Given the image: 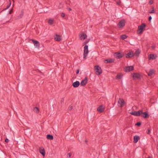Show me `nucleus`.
I'll use <instances>...</instances> for the list:
<instances>
[{
    "mask_svg": "<svg viewBox=\"0 0 158 158\" xmlns=\"http://www.w3.org/2000/svg\"><path fill=\"white\" fill-rule=\"evenodd\" d=\"M146 25L144 23H142L141 25L138 26L137 33L138 34H141L143 31V29L145 28Z\"/></svg>",
    "mask_w": 158,
    "mask_h": 158,
    "instance_id": "nucleus-1",
    "label": "nucleus"
},
{
    "mask_svg": "<svg viewBox=\"0 0 158 158\" xmlns=\"http://www.w3.org/2000/svg\"><path fill=\"white\" fill-rule=\"evenodd\" d=\"M89 52L88 49V46L85 45L84 47L83 58L84 59H86L87 55Z\"/></svg>",
    "mask_w": 158,
    "mask_h": 158,
    "instance_id": "nucleus-2",
    "label": "nucleus"
},
{
    "mask_svg": "<svg viewBox=\"0 0 158 158\" xmlns=\"http://www.w3.org/2000/svg\"><path fill=\"white\" fill-rule=\"evenodd\" d=\"M95 69L96 70L97 75H100L102 73V71L99 65H95L94 67Z\"/></svg>",
    "mask_w": 158,
    "mask_h": 158,
    "instance_id": "nucleus-3",
    "label": "nucleus"
},
{
    "mask_svg": "<svg viewBox=\"0 0 158 158\" xmlns=\"http://www.w3.org/2000/svg\"><path fill=\"white\" fill-rule=\"evenodd\" d=\"M125 22L124 20H122L119 22L118 24V26L119 28H122L125 25Z\"/></svg>",
    "mask_w": 158,
    "mask_h": 158,
    "instance_id": "nucleus-4",
    "label": "nucleus"
},
{
    "mask_svg": "<svg viewBox=\"0 0 158 158\" xmlns=\"http://www.w3.org/2000/svg\"><path fill=\"white\" fill-rule=\"evenodd\" d=\"M119 106L121 107H122L125 104V102L123 99L120 98L118 101Z\"/></svg>",
    "mask_w": 158,
    "mask_h": 158,
    "instance_id": "nucleus-5",
    "label": "nucleus"
},
{
    "mask_svg": "<svg viewBox=\"0 0 158 158\" xmlns=\"http://www.w3.org/2000/svg\"><path fill=\"white\" fill-rule=\"evenodd\" d=\"M54 40L57 41H60L62 40V36L56 34L54 36Z\"/></svg>",
    "mask_w": 158,
    "mask_h": 158,
    "instance_id": "nucleus-6",
    "label": "nucleus"
},
{
    "mask_svg": "<svg viewBox=\"0 0 158 158\" xmlns=\"http://www.w3.org/2000/svg\"><path fill=\"white\" fill-rule=\"evenodd\" d=\"M134 69L133 66H127L124 69V70L125 72H130Z\"/></svg>",
    "mask_w": 158,
    "mask_h": 158,
    "instance_id": "nucleus-7",
    "label": "nucleus"
},
{
    "mask_svg": "<svg viewBox=\"0 0 158 158\" xmlns=\"http://www.w3.org/2000/svg\"><path fill=\"white\" fill-rule=\"evenodd\" d=\"M88 78L87 77H85V79L82 80L81 82L80 85L81 86H84L86 85L87 83Z\"/></svg>",
    "mask_w": 158,
    "mask_h": 158,
    "instance_id": "nucleus-8",
    "label": "nucleus"
},
{
    "mask_svg": "<svg viewBox=\"0 0 158 158\" xmlns=\"http://www.w3.org/2000/svg\"><path fill=\"white\" fill-rule=\"evenodd\" d=\"M116 57L118 59H120L124 56V54L117 52L115 53Z\"/></svg>",
    "mask_w": 158,
    "mask_h": 158,
    "instance_id": "nucleus-9",
    "label": "nucleus"
},
{
    "mask_svg": "<svg viewBox=\"0 0 158 158\" xmlns=\"http://www.w3.org/2000/svg\"><path fill=\"white\" fill-rule=\"evenodd\" d=\"M134 56V53L133 52L131 51L126 54V58H131Z\"/></svg>",
    "mask_w": 158,
    "mask_h": 158,
    "instance_id": "nucleus-10",
    "label": "nucleus"
},
{
    "mask_svg": "<svg viewBox=\"0 0 158 158\" xmlns=\"http://www.w3.org/2000/svg\"><path fill=\"white\" fill-rule=\"evenodd\" d=\"M31 40L35 46L38 48L40 46V43L38 41L33 39L32 40Z\"/></svg>",
    "mask_w": 158,
    "mask_h": 158,
    "instance_id": "nucleus-11",
    "label": "nucleus"
},
{
    "mask_svg": "<svg viewBox=\"0 0 158 158\" xmlns=\"http://www.w3.org/2000/svg\"><path fill=\"white\" fill-rule=\"evenodd\" d=\"M114 60L113 59H106L104 60V63H111L114 62Z\"/></svg>",
    "mask_w": 158,
    "mask_h": 158,
    "instance_id": "nucleus-12",
    "label": "nucleus"
},
{
    "mask_svg": "<svg viewBox=\"0 0 158 158\" xmlns=\"http://www.w3.org/2000/svg\"><path fill=\"white\" fill-rule=\"evenodd\" d=\"M142 114H143V115H141V116L143 117L144 118H148L149 117V115L147 112H143Z\"/></svg>",
    "mask_w": 158,
    "mask_h": 158,
    "instance_id": "nucleus-13",
    "label": "nucleus"
},
{
    "mask_svg": "<svg viewBox=\"0 0 158 158\" xmlns=\"http://www.w3.org/2000/svg\"><path fill=\"white\" fill-rule=\"evenodd\" d=\"M141 77V76L139 74L137 73H134L133 75V77L134 79H135L136 78L139 79Z\"/></svg>",
    "mask_w": 158,
    "mask_h": 158,
    "instance_id": "nucleus-14",
    "label": "nucleus"
},
{
    "mask_svg": "<svg viewBox=\"0 0 158 158\" xmlns=\"http://www.w3.org/2000/svg\"><path fill=\"white\" fill-rule=\"evenodd\" d=\"M80 85V83L79 81H77L73 83L72 85L74 88L77 87Z\"/></svg>",
    "mask_w": 158,
    "mask_h": 158,
    "instance_id": "nucleus-15",
    "label": "nucleus"
},
{
    "mask_svg": "<svg viewBox=\"0 0 158 158\" xmlns=\"http://www.w3.org/2000/svg\"><path fill=\"white\" fill-rule=\"evenodd\" d=\"M139 139L140 138L139 136L137 135L134 136V142L135 143H137Z\"/></svg>",
    "mask_w": 158,
    "mask_h": 158,
    "instance_id": "nucleus-16",
    "label": "nucleus"
},
{
    "mask_svg": "<svg viewBox=\"0 0 158 158\" xmlns=\"http://www.w3.org/2000/svg\"><path fill=\"white\" fill-rule=\"evenodd\" d=\"M104 108H103L102 105L100 106L98 108L97 110L99 112L101 113L103 111Z\"/></svg>",
    "mask_w": 158,
    "mask_h": 158,
    "instance_id": "nucleus-17",
    "label": "nucleus"
},
{
    "mask_svg": "<svg viewBox=\"0 0 158 158\" xmlns=\"http://www.w3.org/2000/svg\"><path fill=\"white\" fill-rule=\"evenodd\" d=\"M87 35L83 33L80 36L81 40H85L87 38Z\"/></svg>",
    "mask_w": 158,
    "mask_h": 158,
    "instance_id": "nucleus-18",
    "label": "nucleus"
},
{
    "mask_svg": "<svg viewBox=\"0 0 158 158\" xmlns=\"http://www.w3.org/2000/svg\"><path fill=\"white\" fill-rule=\"evenodd\" d=\"M39 151L40 153H41L44 156H45V152L44 148L41 149V148H40L39 149Z\"/></svg>",
    "mask_w": 158,
    "mask_h": 158,
    "instance_id": "nucleus-19",
    "label": "nucleus"
},
{
    "mask_svg": "<svg viewBox=\"0 0 158 158\" xmlns=\"http://www.w3.org/2000/svg\"><path fill=\"white\" fill-rule=\"evenodd\" d=\"M140 51L139 50V49H138L136 50L135 53L134 54V55L136 56H138L139 54L140 53Z\"/></svg>",
    "mask_w": 158,
    "mask_h": 158,
    "instance_id": "nucleus-20",
    "label": "nucleus"
},
{
    "mask_svg": "<svg viewBox=\"0 0 158 158\" xmlns=\"http://www.w3.org/2000/svg\"><path fill=\"white\" fill-rule=\"evenodd\" d=\"M155 71L153 69H151L150 70L149 73H148V76H151L154 73Z\"/></svg>",
    "mask_w": 158,
    "mask_h": 158,
    "instance_id": "nucleus-21",
    "label": "nucleus"
},
{
    "mask_svg": "<svg viewBox=\"0 0 158 158\" xmlns=\"http://www.w3.org/2000/svg\"><path fill=\"white\" fill-rule=\"evenodd\" d=\"M47 138L48 139L52 140L53 139V137L52 135L48 134L47 135Z\"/></svg>",
    "mask_w": 158,
    "mask_h": 158,
    "instance_id": "nucleus-22",
    "label": "nucleus"
},
{
    "mask_svg": "<svg viewBox=\"0 0 158 158\" xmlns=\"http://www.w3.org/2000/svg\"><path fill=\"white\" fill-rule=\"evenodd\" d=\"M122 77V75L121 73H119L116 76V79L117 80L120 79Z\"/></svg>",
    "mask_w": 158,
    "mask_h": 158,
    "instance_id": "nucleus-23",
    "label": "nucleus"
},
{
    "mask_svg": "<svg viewBox=\"0 0 158 158\" xmlns=\"http://www.w3.org/2000/svg\"><path fill=\"white\" fill-rule=\"evenodd\" d=\"M155 59V57H154V56L153 54H151L149 55V59Z\"/></svg>",
    "mask_w": 158,
    "mask_h": 158,
    "instance_id": "nucleus-24",
    "label": "nucleus"
},
{
    "mask_svg": "<svg viewBox=\"0 0 158 158\" xmlns=\"http://www.w3.org/2000/svg\"><path fill=\"white\" fill-rule=\"evenodd\" d=\"M143 113V111L142 110H139L137 111V116H140L141 114H142Z\"/></svg>",
    "mask_w": 158,
    "mask_h": 158,
    "instance_id": "nucleus-25",
    "label": "nucleus"
},
{
    "mask_svg": "<svg viewBox=\"0 0 158 158\" xmlns=\"http://www.w3.org/2000/svg\"><path fill=\"white\" fill-rule=\"evenodd\" d=\"M33 110L34 112L36 113H38L39 112V110L38 108L37 107H35L34 108Z\"/></svg>",
    "mask_w": 158,
    "mask_h": 158,
    "instance_id": "nucleus-26",
    "label": "nucleus"
},
{
    "mask_svg": "<svg viewBox=\"0 0 158 158\" xmlns=\"http://www.w3.org/2000/svg\"><path fill=\"white\" fill-rule=\"evenodd\" d=\"M130 114L132 115L137 116V111H134V112H132L130 113Z\"/></svg>",
    "mask_w": 158,
    "mask_h": 158,
    "instance_id": "nucleus-27",
    "label": "nucleus"
},
{
    "mask_svg": "<svg viewBox=\"0 0 158 158\" xmlns=\"http://www.w3.org/2000/svg\"><path fill=\"white\" fill-rule=\"evenodd\" d=\"M127 36L125 35H123L121 36V38L122 40H124L125 39L127 38Z\"/></svg>",
    "mask_w": 158,
    "mask_h": 158,
    "instance_id": "nucleus-28",
    "label": "nucleus"
},
{
    "mask_svg": "<svg viewBox=\"0 0 158 158\" xmlns=\"http://www.w3.org/2000/svg\"><path fill=\"white\" fill-rule=\"evenodd\" d=\"M53 20L52 19H49L48 20V23L50 25H52L53 23Z\"/></svg>",
    "mask_w": 158,
    "mask_h": 158,
    "instance_id": "nucleus-29",
    "label": "nucleus"
},
{
    "mask_svg": "<svg viewBox=\"0 0 158 158\" xmlns=\"http://www.w3.org/2000/svg\"><path fill=\"white\" fill-rule=\"evenodd\" d=\"M115 2L116 3V4L118 5H120L121 3V2L119 0H118L117 1H115Z\"/></svg>",
    "mask_w": 158,
    "mask_h": 158,
    "instance_id": "nucleus-30",
    "label": "nucleus"
},
{
    "mask_svg": "<svg viewBox=\"0 0 158 158\" xmlns=\"http://www.w3.org/2000/svg\"><path fill=\"white\" fill-rule=\"evenodd\" d=\"M11 1H10V3H9V4L7 6V7L4 10H6L7 9H8V8H9V7L10 6V5H11Z\"/></svg>",
    "mask_w": 158,
    "mask_h": 158,
    "instance_id": "nucleus-31",
    "label": "nucleus"
},
{
    "mask_svg": "<svg viewBox=\"0 0 158 158\" xmlns=\"http://www.w3.org/2000/svg\"><path fill=\"white\" fill-rule=\"evenodd\" d=\"M141 124V122H138L136 124H135V125H136L138 126H140Z\"/></svg>",
    "mask_w": 158,
    "mask_h": 158,
    "instance_id": "nucleus-32",
    "label": "nucleus"
},
{
    "mask_svg": "<svg viewBox=\"0 0 158 158\" xmlns=\"http://www.w3.org/2000/svg\"><path fill=\"white\" fill-rule=\"evenodd\" d=\"M152 10L151 11L149 12V13L150 14L154 13H155V11H154V7H152Z\"/></svg>",
    "mask_w": 158,
    "mask_h": 158,
    "instance_id": "nucleus-33",
    "label": "nucleus"
},
{
    "mask_svg": "<svg viewBox=\"0 0 158 158\" xmlns=\"http://www.w3.org/2000/svg\"><path fill=\"white\" fill-rule=\"evenodd\" d=\"M153 1H152V0H150L149 2V4L150 5H152L153 4Z\"/></svg>",
    "mask_w": 158,
    "mask_h": 158,
    "instance_id": "nucleus-34",
    "label": "nucleus"
},
{
    "mask_svg": "<svg viewBox=\"0 0 158 158\" xmlns=\"http://www.w3.org/2000/svg\"><path fill=\"white\" fill-rule=\"evenodd\" d=\"M9 140L7 139V138H6L5 139V142L6 143H8L9 142Z\"/></svg>",
    "mask_w": 158,
    "mask_h": 158,
    "instance_id": "nucleus-35",
    "label": "nucleus"
},
{
    "mask_svg": "<svg viewBox=\"0 0 158 158\" xmlns=\"http://www.w3.org/2000/svg\"><path fill=\"white\" fill-rule=\"evenodd\" d=\"M61 16L62 17H64V16H65V14L64 13H61Z\"/></svg>",
    "mask_w": 158,
    "mask_h": 158,
    "instance_id": "nucleus-36",
    "label": "nucleus"
},
{
    "mask_svg": "<svg viewBox=\"0 0 158 158\" xmlns=\"http://www.w3.org/2000/svg\"><path fill=\"white\" fill-rule=\"evenodd\" d=\"M69 110H71L73 109V106H69Z\"/></svg>",
    "mask_w": 158,
    "mask_h": 158,
    "instance_id": "nucleus-37",
    "label": "nucleus"
},
{
    "mask_svg": "<svg viewBox=\"0 0 158 158\" xmlns=\"http://www.w3.org/2000/svg\"><path fill=\"white\" fill-rule=\"evenodd\" d=\"M152 19V17L151 16H150L149 17L148 20L149 21H150Z\"/></svg>",
    "mask_w": 158,
    "mask_h": 158,
    "instance_id": "nucleus-38",
    "label": "nucleus"
},
{
    "mask_svg": "<svg viewBox=\"0 0 158 158\" xmlns=\"http://www.w3.org/2000/svg\"><path fill=\"white\" fill-rule=\"evenodd\" d=\"M150 130L149 129H148L147 130V133L148 134H150Z\"/></svg>",
    "mask_w": 158,
    "mask_h": 158,
    "instance_id": "nucleus-39",
    "label": "nucleus"
},
{
    "mask_svg": "<svg viewBox=\"0 0 158 158\" xmlns=\"http://www.w3.org/2000/svg\"><path fill=\"white\" fill-rule=\"evenodd\" d=\"M68 155L69 156V157H70L72 155V153H69L68 154Z\"/></svg>",
    "mask_w": 158,
    "mask_h": 158,
    "instance_id": "nucleus-40",
    "label": "nucleus"
},
{
    "mask_svg": "<svg viewBox=\"0 0 158 158\" xmlns=\"http://www.w3.org/2000/svg\"><path fill=\"white\" fill-rule=\"evenodd\" d=\"M79 69H78L77 70V71H76L77 74H78L79 73Z\"/></svg>",
    "mask_w": 158,
    "mask_h": 158,
    "instance_id": "nucleus-41",
    "label": "nucleus"
},
{
    "mask_svg": "<svg viewBox=\"0 0 158 158\" xmlns=\"http://www.w3.org/2000/svg\"><path fill=\"white\" fill-rule=\"evenodd\" d=\"M23 14H22L21 15H20L19 16V18H22L23 16Z\"/></svg>",
    "mask_w": 158,
    "mask_h": 158,
    "instance_id": "nucleus-42",
    "label": "nucleus"
},
{
    "mask_svg": "<svg viewBox=\"0 0 158 158\" xmlns=\"http://www.w3.org/2000/svg\"><path fill=\"white\" fill-rule=\"evenodd\" d=\"M89 40L85 41L84 43V44H87L89 42Z\"/></svg>",
    "mask_w": 158,
    "mask_h": 158,
    "instance_id": "nucleus-43",
    "label": "nucleus"
},
{
    "mask_svg": "<svg viewBox=\"0 0 158 158\" xmlns=\"http://www.w3.org/2000/svg\"><path fill=\"white\" fill-rule=\"evenodd\" d=\"M64 99L63 98H62V99H61V102L62 103V102H63L64 101Z\"/></svg>",
    "mask_w": 158,
    "mask_h": 158,
    "instance_id": "nucleus-44",
    "label": "nucleus"
},
{
    "mask_svg": "<svg viewBox=\"0 0 158 158\" xmlns=\"http://www.w3.org/2000/svg\"><path fill=\"white\" fill-rule=\"evenodd\" d=\"M72 10V9L70 8H69V11H71Z\"/></svg>",
    "mask_w": 158,
    "mask_h": 158,
    "instance_id": "nucleus-45",
    "label": "nucleus"
},
{
    "mask_svg": "<svg viewBox=\"0 0 158 158\" xmlns=\"http://www.w3.org/2000/svg\"><path fill=\"white\" fill-rule=\"evenodd\" d=\"M12 13V11H10V12H9V14H11Z\"/></svg>",
    "mask_w": 158,
    "mask_h": 158,
    "instance_id": "nucleus-46",
    "label": "nucleus"
},
{
    "mask_svg": "<svg viewBox=\"0 0 158 158\" xmlns=\"http://www.w3.org/2000/svg\"><path fill=\"white\" fill-rule=\"evenodd\" d=\"M87 142H88V141H87V140H85V143H86Z\"/></svg>",
    "mask_w": 158,
    "mask_h": 158,
    "instance_id": "nucleus-47",
    "label": "nucleus"
},
{
    "mask_svg": "<svg viewBox=\"0 0 158 158\" xmlns=\"http://www.w3.org/2000/svg\"><path fill=\"white\" fill-rule=\"evenodd\" d=\"M152 48H154V47L153 46H152Z\"/></svg>",
    "mask_w": 158,
    "mask_h": 158,
    "instance_id": "nucleus-48",
    "label": "nucleus"
}]
</instances>
